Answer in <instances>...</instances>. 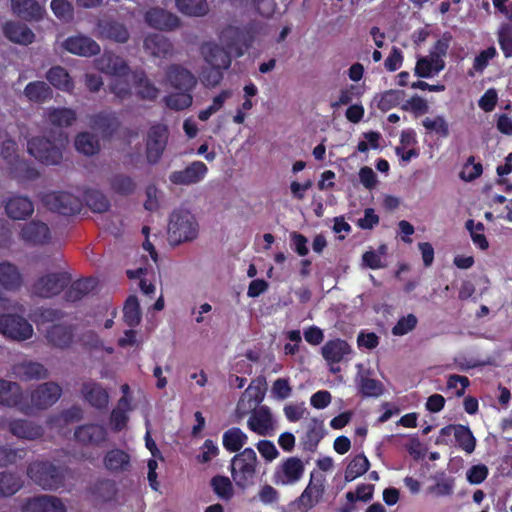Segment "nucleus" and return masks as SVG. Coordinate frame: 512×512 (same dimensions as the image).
<instances>
[{"mask_svg": "<svg viewBox=\"0 0 512 512\" xmlns=\"http://www.w3.org/2000/svg\"><path fill=\"white\" fill-rule=\"evenodd\" d=\"M65 313L60 309L39 308L34 313L33 321L37 325L51 323L45 330V338L53 347L68 348L74 339L75 328L72 324L63 323Z\"/></svg>", "mask_w": 512, "mask_h": 512, "instance_id": "1", "label": "nucleus"}, {"mask_svg": "<svg viewBox=\"0 0 512 512\" xmlns=\"http://www.w3.org/2000/svg\"><path fill=\"white\" fill-rule=\"evenodd\" d=\"M228 33L233 36V39L230 42L225 41L226 47H221L214 42L202 44L201 53L205 61L211 67L226 70L231 65L232 54H234L235 57H241L243 55L242 47L239 46L236 40L239 35V30L230 28L223 33V38H225Z\"/></svg>", "mask_w": 512, "mask_h": 512, "instance_id": "2", "label": "nucleus"}, {"mask_svg": "<svg viewBox=\"0 0 512 512\" xmlns=\"http://www.w3.org/2000/svg\"><path fill=\"white\" fill-rule=\"evenodd\" d=\"M67 469L51 461H35L27 468L28 477L44 490L56 491L64 486Z\"/></svg>", "mask_w": 512, "mask_h": 512, "instance_id": "3", "label": "nucleus"}, {"mask_svg": "<svg viewBox=\"0 0 512 512\" xmlns=\"http://www.w3.org/2000/svg\"><path fill=\"white\" fill-rule=\"evenodd\" d=\"M257 455L252 448H245L231 460V475L236 486L245 490L253 484L256 474Z\"/></svg>", "mask_w": 512, "mask_h": 512, "instance_id": "4", "label": "nucleus"}, {"mask_svg": "<svg viewBox=\"0 0 512 512\" xmlns=\"http://www.w3.org/2000/svg\"><path fill=\"white\" fill-rule=\"evenodd\" d=\"M168 232L176 243L191 241L197 236L198 225L190 212L175 211L170 216Z\"/></svg>", "mask_w": 512, "mask_h": 512, "instance_id": "5", "label": "nucleus"}, {"mask_svg": "<svg viewBox=\"0 0 512 512\" xmlns=\"http://www.w3.org/2000/svg\"><path fill=\"white\" fill-rule=\"evenodd\" d=\"M28 153L45 165H57L62 161V149L54 141L42 136L32 137L27 143Z\"/></svg>", "mask_w": 512, "mask_h": 512, "instance_id": "6", "label": "nucleus"}, {"mask_svg": "<svg viewBox=\"0 0 512 512\" xmlns=\"http://www.w3.org/2000/svg\"><path fill=\"white\" fill-rule=\"evenodd\" d=\"M0 334L6 338L24 341L33 335V327L24 317L17 314L0 315Z\"/></svg>", "mask_w": 512, "mask_h": 512, "instance_id": "7", "label": "nucleus"}, {"mask_svg": "<svg viewBox=\"0 0 512 512\" xmlns=\"http://www.w3.org/2000/svg\"><path fill=\"white\" fill-rule=\"evenodd\" d=\"M70 281L71 276L66 272L49 273L35 281L32 291L41 298H51L60 294Z\"/></svg>", "mask_w": 512, "mask_h": 512, "instance_id": "8", "label": "nucleus"}, {"mask_svg": "<svg viewBox=\"0 0 512 512\" xmlns=\"http://www.w3.org/2000/svg\"><path fill=\"white\" fill-rule=\"evenodd\" d=\"M169 131L166 125L158 123L152 125L146 139V158L148 163L154 165L161 159L166 149Z\"/></svg>", "mask_w": 512, "mask_h": 512, "instance_id": "9", "label": "nucleus"}, {"mask_svg": "<svg viewBox=\"0 0 512 512\" xmlns=\"http://www.w3.org/2000/svg\"><path fill=\"white\" fill-rule=\"evenodd\" d=\"M94 34L100 40H108L120 44L126 43L130 38L126 25L108 16L98 19Z\"/></svg>", "mask_w": 512, "mask_h": 512, "instance_id": "10", "label": "nucleus"}, {"mask_svg": "<svg viewBox=\"0 0 512 512\" xmlns=\"http://www.w3.org/2000/svg\"><path fill=\"white\" fill-rule=\"evenodd\" d=\"M89 126L103 141H111L121 128V121L111 110H102L89 117Z\"/></svg>", "mask_w": 512, "mask_h": 512, "instance_id": "11", "label": "nucleus"}, {"mask_svg": "<svg viewBox=\"0 0 512 512\" xmlns=\"http://www.w3.org/2000/svg\"><path fill=\"white\" fill-rule=\"evenodd\" d=\"M0 405L17 408L24 414L31 413L27 396L16 382L0 379Z\"/></svg>", "mask_w": 512, "mask_h": 512, "instance_id": "12", "label": "nucleus"}, {"mask_svg": "<svg viewBox=\"0 0 512 512\" xmlns=\"http://www.w3.org/2000/svg\"><path fill=\"white\" fill-rule=\"evenodd\" d=\"M43 200L51 211L65 216L78 214L82 208L81 200L69 192H52L46 194Z\"/></svg>", "mask_w": 512, "mask_h": 512, "instance_id": "13", "label": "nucleus"}, {"mask_svg": "<svg viewBox=\"0 0 512 512\" xmlns=\"http://www.w3.org/2000/svg\"><path fill=\"white\" fill-rule=\"evenodd\" d=\"M325 492L324 479L322 477L314 480L313 475L301 495L289 504L292 509L298 506L301 512H308L315 507L323 498Z\"/></svg>", "mask_w": 512, "mask_h": 512, "instance_id": "14", "label": "nucleus"}, {"mask_svg": "<svg viewBox=\"0 0 512 512\" xmlns=\"http://www.w3.org/2000/svg\"><path fill=\"white\" fill-rule=\"evenodd\" d=\"M62 395V388L55 382L40 384L31 392L29 405L31 410L47 409L55 404Z\"/></svg>", "mask_w": 512, "mask_h": 512, "instance_id": "15", "label": "nucleus"}, {"mask_svg": "<svg viewBox=\"0 0 512 512\" xmlns=\"http://www.w3.org/2000/svg\"><path fill=\"white\" fill-rule=\"evenodd\" d=\"M107 430L103 425L86 423L76 427L74 439L77 443L86 447H99L107 440Z\"/></svg>", "mask_w": 512, "mask_h": 512, "instance_id": "16", "label": "nucleus"}, {"mask_svg": "<svg viewBox=\"0 0 512 512\" xmlns=\"http://www.w3.org/2000/svg\"><path fill=\"white\" fill-rule=\"evenodd\" d=\"M304 464L297 457L286 458L273 474L276 485H289L296 483L304 474Z\"/></svg>", "mask_w": 512, "mask_h": 512, "instance_id": "17", "label": "nucleus"}, {"mask_svg": "<svg viewBox=\"0 0 512 512\" xmlns=\"http://www.w3.org/2000/svg\"><path fill=\"white\" fill-rule=\"evenodd\" d=\"M208 173L207 165L202 161H193L183 170L173 171L169 180L174 185H193L201 182Z\"/></svg>", "mask_w": 512, "mask_h": 512, "instance_id": "18", "label": "nucleus"}, {"mask_svg": "<svg viewBox=\"0 0 512 512\" xmlns=\"http://www.w3.org/2000/svg\"><path fill=\"white\" fill-rule=\"evenodd\" d=\"M144 20L149 27L160 31H172L180 26V20L175 14L159 7L147 10Z\"/></svg>", "mask_w": 512, "mask_h": 512, "instance_id": "19", "label": "nucleus"}, {"mask_svg": "<svg viewBox=\"0 0 512 512\" xmlns=\"http://www.w3.org/2000/svg\"><path fill=\"white\" fill-rule=\"evenodd\" d=\"M20 238L29 246H43L49 243L51 233L47 224L32 220L23 225Z\"/></svg>", "mask_w": 512, "mask_h": 512, "instance_id": "20", "label": "nucleus"}, {"mask_svg": "<svg viewBox=\"0 0 512 512\" xmlns=\"http://www.w3.org/2000/svg\"><path fill=\"white\" fill-rule=\"evenodd\" d=\"M80 392L83 399L93 408L102 411L108 407L109 394L101 383L94 380L85 381Z\"/></svg>", "mask_w": 512, "mask_h": 512, "instance_id": "21", "label": "nucleus"}, {"mask_svg": "<svg viewBox=\"0 0 512 512\" xmlns=\"http://www.w3.org/2000/svg\"><path fill=\"white\" fill-rule=\"evenodd\" d=\"M62 47L69 53L82 56L91 57L100 53L99 44L92 38L84 35L69 36L62 43Z\"/></svg>", "mask_w": 512, "mask_h": 512, "instance_id": "22", "label": "nucleus"}, {"mask_svg": "<svg viewBox=\"0 0 512 512\" xmlns=\"http://www.w3.org/2000/svg\"><path fill=\"white\" fill-rule=\"evenodd\" d=\"M166 78L170 86L179 91H193L197 84L196 77L179 64L168 66Z\"/></svg>", "mask_w": 512, "mask_h": 512, "instance_id": "23", "label": "nucleus"}, {"mask_svg": "<svg viewBox=\"0 0 512 512\" xmlns=\"http://www.w3.org/2000/svg\"><path fill=\"white\" fill-rule=\"evenodd\" d=\"M22 512H66V507L56 496L38 495L25 501Z\"/></svg>", "mask_w": 512, "mask_h": 512, "instance_id": "24", "label": "nucleus"}, {"mask_svg": "<svg viewBox=\"0 0 512 512\" xmlns=\"http://www.w3.org/2000/svg\"><path fill=\"white\" fill-rule=\"evenodd\" d=\"M248 428L258 435L265 436L273 429L274 423L270 408L266 405L254 408L247 421Z\"/></svg>", "mask_w": 512, "mask_h": 512, "instance_id": "25", "label": "nucleus"}, {"mask_svg": "<svg viewBox=\"0 0 512 512\" xmlns=\"http://www.w3.org/2000/svg\"><path fill=\"white\" fill-rule=\"evenodd\" d=\"M351 353V346L340 338L328 340L321 348L322 357L330 365L340 363Z\"/></svg>", "mask_w": 512, "mask_h": 512, "instance_id": "26", "label": "nucleus"}, {"mask_svg": "<svg viewBox=\"0 0 512 512\" xmlns=\"http://www.w3.org/2000/svg\"><path fill=\"white\" fill-rule=\"evenodd\" d=\"M144 50L153 57L167 58L173 54V44L159 33L148 34L143 41Z\"/></svg>", "mask_w": 512, "mask_h": 512, "instance_id": "27", "label": "nucleus"}, {"mask_svg": "<svg viewBox=\"0 0 512 512\" xmlns=\"http://www.w3.org/2000/svg\"><path fill=\"white\" fill-rule=\"evenodd\" d=\"M10 433L20 439L36 440L43 435L40 425L26 419H13L7 422Z\"/></svg>", "mask_w": 512, "mask_h": 512, "instance_id": "28", "label": "nucleus"}, {"mask_svg": "<svg viewBox=\"0 0 512 512\" xmlns=\"http://www.w3.org/2000/svg\"><path fill=\"white\" fill-rule=\"evenodd\" d=\"M13 13L25 21H39L45 9L36 0H11Z\"/></svg>", "mask_w": 512, "mask_h": 512, "instance_id": "29", "label": "nucleus"}, {"mask_svg": "<svg viewBox=\"0 0 512 512\" xmlns=\"http://www.w3.org/2000/svg\"><path fill=\"white\" fill-rule=\"evenodd\" d=\"M130 462V455L119 448L107 451L103 458L104 467L114 474L129 471L131 467Z\"/></svg>", "mask_w": 512, "mask_h": 512, "instance_id": "30", "label": "nucleus"}, {"mask_svg": "<svg viewBox=\"0 0 512 512\" xmlns=\"http://www.w3.org/2000/svg\"><path fill=\"white\" fill-rule=\"evenodd\" d=\"M23 284L22 274L11 262H0V286L7 291H17Z\"/></svg>", "mask_w": 512, "mask_h": 512, "instance_id": "31", "label": "nucleus"}, {"mask_svg": "<svg viewBox=\"0 0 512 512\" xmlns=\"http://www.w3.org/2000/svg\"><path fill=\"white\" fill-rule=\"evenodd\" d=\"M5 211L14 220L26 219L33 213L34 205L28 197L13 196L6 202Z\"/></svg>", "mask_w": 512, "mask_h": 512, "instance_id": "32", "label": "nucleus"}, {"mask_svg": "<svg viewBox=\"0 0 512 512\" xmlns=\"http://www.w3.org/2000/svg\"><path fill=\"white\" fill-rule=\"evenodd\" d=\"M3 33L10 41L22 45L31 44L35 38L33 31L26 24L19 22H7L3 27Z\"/></svg>", "mask_w": 512, "mask_h": 512, "instance_id": "33", "label": "nucleus"}, {"mask_svg": "<svg viewBox=\"0 0 512 512\" xmlns=\"http://www.w3.org/2000/svg\"><path fill=\"white\" fill-rule=\"evenodd\" d=\"M14 374L23 381L42 380L48 377V370L44 365L34 361L19 363L13 368Z\"/></svg>", "mask_w": 512, "mask_h": 512, "instance_id": "34", "label": "nucleus"}, {"mask_svg": "<svg viewBox=\"0 0 512 512\" xmlns=\"http://www.w3.org/2000/svg\"><path fill=\"white\" fill-rule=\"evenodd\" d=\"M46 79L57 90L71 93L74 89V82L68 71L59 65L52 66L46 72Z\"/></svg>", "mask_w": 512, "mask_h": 512, "instance_id": "35", "label": "nucleus"}, {"mask_svg": "<svg viewBox=\"0 0 512 512\" xmlns=\"http://www.w3.org/2000/svg\"><path fill=\"white\" fill-rule=\"evenodd\" d=\"M24 95L32 103L43 104L52 99L53 90L44 81H32L25 86Z\"/></svg>", "mask_w": 512, "mask_h": 512, "instance_id": "36", "label": "nucleus"}, {"mask_svg": "<svg viewBox=\"0 0 512 512\" xmlns=\"http://www.w3.org/2000/svg\"><path fill=\"white\" fill-rule=\"evenodd\" d=\"M325 435L324 424L317 418L311 419L308 429L302 439L303 450L308 452L316 451L318 444Z\"/></svg>", "mask_w": 512, "mask_h": 512, "instance_id": "37", "label": "nucleus"}, {"mask_svg": "<svg viewBox=\"0 0 512 512\" xmlns=\"http://www.w3.org/2000/svg\"><path fill=\"white\" fill-rule=\"evenodd\" d=\"M445 68L443 59H435L432 56H424L417 60L414 74L419 78H431Z\"/></svg>", "mask_w": 512, "mask_h": 512, "instance_id": "38", "label": "nucleus"}, {"mask_svg": "<svg viewBox=\"0 0 512 512\" xmlns=\"http://www.w3.org/2000/svg\"><path fill=\"white\" fill-rule=\"evenodd\" d=\"M96 285L97 280L94 278L76 280L65 291L64 298L67 302H77L92 292Z\"/></svg>", "mask_w": 512, "mask_h": 512, "instance_id": "39", "label": "nucleus"}, {"mask_svg": "<svg viewBox=\"0 0 512 512\" xmlns=\"http://www.w3.org/2000/svg\"><path fill=\"white\" fill-rule=\"evenodd\" d=\"M77 119L75 110L67 107H52L47 111L48 122L59 128L70 127Z\"/></svg>", "mask_w": 512, "mask_h": 512, "instance_id": "40", "label": "nucleus"}, {"mask_svg": "<svg viewBox=\"0 0 512 512\" xmlns=\"http://www.w3.org/2000/svg\"><path fill=\"white\" fill-rule=\"evenodd\" d=\"M20 475L10 471L0 472V499L15 495L23 487Z\"/></svg>", "mask_w": 512, "mask_h": 512, "instance_id": "41", "label": "nucleus"}, {"mask_svg": "<svg viewBox=\"0 0 512 512\" xmlns=\"http://www.w3.org/2000/svg\"><path fill=\"white\" fill-rule=\"evenodd\" d=\"M247 441L248 436L239 427L227 429L222 436L223 447L230 453H240Z\"/></svg>", "mask_w": 512, "mask_h": 512, "instance_id": "42", "label": "nucleus"}, {"mask_svg": "<svg viewBox=\"0 0 512 512\" xmlns=\"http://www.w3.org/2000/svg\"><path fill=\"white\" fill-rule=\"evenodd\" d=\"M74 145L78 152L86 156H93L100 151L98 137L90 132L78 133L75 137Z\"/></svg>", "mask_w": 512, "mask_h": 512, "instance_id": "43", "label": "nucleus"}, {"mask_svg": "<svg viewBox=\"0 0 512 512\" xmlns=\"http://www.w3.org/2000/svg\"><path fill=\"white\" fill-rule=\"evenodd\" d=\"M8 164L13 176L19 180H35L39 177L38 170L24 159L14 157Z\"/></svg>", "mask_w": 512, "mask_h": 512, "instance_id": "44", "label": "nucleus"}, {"mask_svg": "<svg viewBox=\"0 0 512 512\" xmlns=\"http://www.w3.org/2000/svg\"><path fill=\"white\" fill-rule=\"evenodd\" d=\"M210 487L214 494L223 501H230L234 497V487L227 476H213L210 480Z\"/></svg>", "mask_w": 512, "mask_h": 512, "instance_id": "45", "label": "nucleus"}, {"mask_svg": "<svg viewBox=\"0 0 512 512\" xmlns=\"http://www.w3.org/2000/svg\"><path fill=\"white\" fill-rule=\"evenodd\" d=\"M110 187L114 193L120 196H129L135 192L137 184L131 176L118 173L110 179Z\"/></svg>", "mask_w": 512, "mask_h": 512, "instance_id": "46", "label": "nucleus"}, {"mask_svg": "<svg viewBox=\"0 0 512 512\" xmlns=\"http://www.w3.org/2000/svg\"><path fill=\"white\" fill-rule=\"evenodd\" d=\"M453 431L458 447L467 454L473 453L476 447V438L470 428L459 424L454 426Z\"/></svg>", "mask_w": 512, "mask_h": 512, "instance_id": "47", "label": "nucleus"}, {"mask_svg": "<svg viewBox=\"0 0 512 512\" xmlns=\"http://www.w3.org/2000/svg\"><path fill=\"white\" fill-rule=\"evenodd\" d=\"M177 9L184 15L200 17L208 12L206 0H175Z\"/></svg>", "mask_w": 512, "mask_h": 512, "instance_id": "48", "label": "nucleus"}, {"mask_svg": "<svg viewBox=\"0 0 512 512\" xmlns=\"http://www.w3.org/2000/svg\"><path fill=\"white\" fill-rule=\"evenodd\" d=\"M370 467V462L364 454L356 455L347 465L345 480L350 482L365 474Z\"/></svg>", "mask_w": 512, "mask_h": 512, "instance_id": "49", "label": "nucleus"}, {"mask_svg": "<svg viewBox=\"0 0 512 512\" xmlns=\"http://www.w3.org/2000/svg\"><path fill=\"white\" fill-rule=\"evenodd\" d=\"M137 95L143 100H155L159 95V89L146 77L144 72L135 76Z\"/></svg>", "mask_w": 512, "mask_h": 512, "instance_id": "50", "label": "nucleus"}, {"mask_svg": "<svg viewBox=\"0 0 512 512\" xmlns=\"http://www.w3.org/2000/svg\"><path fill=\"white\" fill-rule=\"evenodd\" d=\"M84 198L87 206L94 212L103 213L110 208V201L101 191L89 189L85 192Z\"/></svg>", "mask_w": 512, "mask_h": 512, "instance_id": "51", "label": "nucleus"}, {"mask_svg": "<svg viewBox=\"0 0 512 512\" xmlns=\"http://www.w3.org/2000/svg\"><path fill=\"white\" fill-rule=\"evenodd\" d=\"M123 319L124 322L130 327H135L140 323L141 313L139 302L136 296H129L125 301L123 307Z\"/></svg>", "mask_w": 512, "mask_h": 512, "instance_id": "52", "label": "nucleus"}, {"mask_svg": "<svg viewBox=\"0 0 512 512\" xmlns=\"http://www.w3.org/2000/svg\"><path fill=\"white\" fill-rule=\"evenodd\" d=\"M192 91H179L165 96V105L172 110H184L192 105Z\"/></svg>", "mask_w": 512, "mask_h": 512, "instance_id": "53", "label": "nucleus"}, {"mask_svg": "<svg viewBox=\"0 0 512 512\" xmlns=\"http://www.w3.org/2000/svg\"><path fill=\"white\" fill-rule=\"evenodd\" d=\"M499 47L505 58H512V23H502L497 32Z\"/></svg>", "mask_w": 512, "mask_h": 512, "instance_id": "54", "label": "nucleus"}, {"mask_svg": "<svg viewBox=\"0 0 512 512\" xmlns=\"http://www.w3.org/2000/svg\"><path fill=\"white\" fill-rule=\"evenodd\" d=\"M359 392L364 397H379L383 393V385L377 379L362 377L359 382Z\"/></svg>", "mask_w": 512, "mask_h": 512, "instance_id": "55", "label": "nucleus"}, {"mask_svg": "<svg viewBox=\"0 0 512 512\" xmlns=\"http://www.w3.org/2000/svg\"><path fill=\"white\" fill-rule=\"evenodd\" d=\"M404 95L403 91L400 90H387L380 95L378 100V108L381 111H388L393 107H396Z\"/></svg>", "mask_w": 512, "mask_h": 512, "instance_id": "56", "label": "nucleus"}, {"mask_svg": "<svg viewBox=\"0 0 512 512\" xmlns=\"http://www.w3.org/2000/svg\"><path fill=\"white\" fill-rule=\"evenodd\" d=\"M422 124L426 130L435 132L441 138L449 136V126L443 116H436L433 119L427 117Z\"/></svg>", "mask_w": 512, "mask_h": 512, "instance_id": "57", "label": "nucleus"}, {"mask_svg": "<svg viewBox=\"0 0 512 512\" xmlns=\"http://www.w3.org/2000/svg\"><path fill=\"white\" fill-rule=\"evenodd\" d=\"M417 317L410 313L401 317L397 323L392 327V334L394 336H403L414 330L417 326Z\"/></svg>", "mask_w": 512, "mask_h": 512, "instance_id": "58", "label": "nucleus"}, {"mask_svg": "<svg viewBox=\"0 0 512 512\" xmlns=\"http://www.w3.org/2000/svg\"><path fill=\"white\" fill-rule=\"evenodd\" d=\"M489 469L485 464L472 465L466 472V479L472 485L481 484L486 480Z\"/></svg>", "mask_w": 512, "mask_h": 512, "instance_id": "59", "label": "nucleus"}, {"mask_svg": "<svg viewBox=\"0 0 512 512\" xmlns=\"http://www.w3.org/2000/svg\"><path fill=\"white\" fill-rule=\"evenodd\" d=\"M264 398V392L261 389V386L255 385L254 381H252L249 386L244 391L241 401L244 402L245 400L249 403V408L252 406L256 407L258 404L262 402Z\"/></svg>", "mask_w": 512, "mask_h": 512, "instance_id": "60", "label": "nucleus"}, {"mask_svg": "<svg viewBox=\"0 0 512 512\" xmlns=\"http://www.w3.org/2000/svg\"><path fill=\"white\" fill-rule=\"evenodd\" d=\"M483 167L481 163H474V157L470 156L465 164L460 176L465 181H473L481 176Z\"/></svg>", "mask_w": 512, "mask_h": 512, "instance_id": "61", "label": "nucleus"}, {"mask_svg": "<svg viewBox=\"0 0 512 512\" xmlns=\"http://www.w3.org/2000/svg\"><path fill=\"white\" fill-rule=\"evenodd\" d=\"M497 55L496 48L490 46L482 50L473 61V69L477 72H482L489 64V61Z\"/></svg>", "mask_w": 512, "mask_h": 512, "instance_id": "62", "label": "nucleus"}, {"mask_svg": "<svg viewBox=\"0 0 512 512\" xmlns=\"http://www.w3.org/2000/svg\"><path fill=\"white\" fill-rule=\"evenodd\" d=\"M470 385L469 378L467 376L452 374L448 377L447 388L456 389L455 395L462 397L465 394L466 388Z\"/></svg>", "mask_w": 512, "mask_h": 512, "instance_id": "63", "label": "nucleus"}, {"mask_svg": "<svg viewBox=\"0 0 512 512\" xmlns=\"http://www.w3.org/2000/svg\"><path fill=\"white\" fill-rule=\"evenodd\" d=\"M50 7L54 15L59 19L67 20L72 17L73 8L67 0H52Z\"/></svg>", "mask_w": 512, "mask_h": 512, "instance_id": "64", "label": "nucleus"}]
</instances>
